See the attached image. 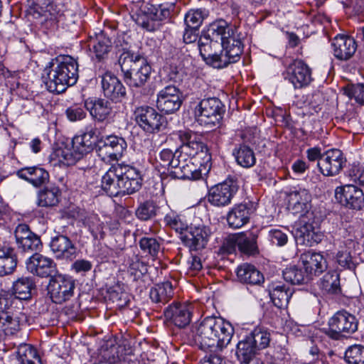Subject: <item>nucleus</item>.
I'll return each mask as SVG.
<instances>
[{
	"mask_svg": "<svg viewBox=\"0 0 364 364\" xmlns=\"http://www.w3.org/2000/svg\"><path fill=\"white\" fill-rule=\"evenodd\" d=\"M210 38H200L198 49L207 64L218 69L237 62L243 50L240 33L235 26L224 20L213 23L209 29Z\"/></svg>",
	"mask_w": 364,
	"mask_h": 364,
	"instance_id": "nucleus-1",
	"label": "nucleus"
},
{
	"mask_svg": "<svg viewBox=\"0 0 364 364\" xmlns=\"http://www.w3.org/2000/svg\"><path fill=\"white\" fill-rule=\"evenodd\" d=\"M233 328L230 323L215 316H208L192 326L191 337L203 350L221 351L230 343Z\"/></svg>",
	"mask_w": 364,
	"mask_h": 364,
	"instance_id": "nucleus-2",
	"label": "nucleus"
},
{
	"mask_svg": "<svg viewBox=\"0 0 364 364\" xmlns=\"http://www.w3.org/2000/svg\"><path fill=\"white\" fill-rule=\"evenodd\" d=\"M141 185L139 171L124 164L112 166L102 178V188L110 196L133 194L141 188Z\"/></svg>",
	"mask_w": 364,
	"mask_h": 364,
	"instance_id": "nucleus-3",
	"label": "nucleus"
},
{
	"mask_svg": "<svg viewBox=\"0 0 364 364\" xmlns=\"http://www.w3.org/2000/svg\"><path fill=\"white\" fill-rule=\"evenodd\" d=\"M119 63L124 73V82L130 87H141L150 79L151 67L140 55L124 53Z\"/></svg>",
	"mask_w": 364,
	"mask_h": 364,
	"instance_id": "nucleus-4",
	"label": "nucleus"
},
{
	"mask_svg": "<svg viewBox=\"0 0 364 364\" xmlns=\"http://www.w3.org/2000/svg\"><path fill=\"white\" fill-rule=\"evenodd\" d=\"M191 107L196 122L208 128L218 126L225 112L223 104L217 97L203 99Z\"/></svg>",
	"mask_w": 364,
	"mask_h": 364,
	"instance_id": "nucleus-5",
	"label": "nucleus"
},
{
	"mask_svg": "<svg viewBox=\"0 0 364 364\" xmlns=\"http://www.w3.org/2000/svg\"><path fill=\"white\" fill-rule=\"evenodd\" d=\"M181 145L176 150V156L181 159H198L210 161V155L207 146L203 143L196 133L191 130H180L177 133Z\"/></svg>",
	"mask_w": 364,
	"mask_h": 364,
	"instance_id": "nucleus-6",
	"label": "nucleus"
},
{
	"mask_svg": "<svg viewBox=\"0 0 364 364\" xmlns=\"http://www.w3.org/2000/svg\"><path fill=\"white\" fill-rule=\"evenodd\" d=\"M328 328L325 333L331 338L338 341L355 333L358 329V321L355 316L346 311L336 312L328 321Z\"/></svg>",
	"mask_w": 364,
	"mask_h": 364,
	"instance_id": "nucleus-7",
	"label": "nucleus"
},
{
	"mask_svg": "<svg viewBox=\"0 0 364 364\" xmlns=\"http://www.w3.org/2000/svg\"><path fill=\"white\" fill-rule=\"evenodd\" d=\"M137 124L146 132L153 134L164 130L167 125L166 119L154 107L143 105L134 110Z\"/></svg>",
	"mask_w": 364,
	"mask_h": 364,
	"instance_id": "nucleus-8",
	"label": "nucleus"
},
{
	"mask_svg": "<svg viewBox=\"0 0 364 364\" xmlns=\"http://www.w3.org/2000/svg\"><path fill=\"white\" fill-rule=\"evenodd\" d=\"M293 235L298 244L313 246L319 243L323 238L322 233L314 227L312 213L301 215L296 223Z\"/></svg>",
	"mask_w": 364,
	"mask_h": 364,
	"instance_id": "nucleus-9",
	"label": "nucleus"
},
{
	"mask_svg": "<svg viewBox=\"0 0 364 364\" xmlns=\"http://www.w3.org/2000/svg\"><path fill=\"white\" fill-rule=\"evenodd\" d=\"M127 144L124 138L109 135L101 138L97 144V153L105 162L118 161L126 150Z\"/></svg>",
	"mask_w": 364,
	"mask_h": 364,
	"instance_id": "nucleus-10",
	"label": "nucleus"
},
{
	"mask_svg": "<svg viewBox=\"0 0 364 364\" xmlns=\"http://www.w3.org/2000/svg\"><path fill=\"white\" fill-rule=\"evenodd\" d=\"M237 191V181L232 178H227L209 189L208 200L213 206L225 207L231 203Z\"/></svg>",
	"mask_w": 364,
	"mask_h": 364,
	"instance_id": "nucleus-11",
	"label": "nucleus"
},
{
	"mask_svg": "<svg viewBox=\"0 0 364 364\" xmlns=\"http://www.w3.org/2000/svg\"><path fill=\"white\" fill-rule=\"evenodd\" d=\"M75 289V280L65 275H58L52 278L48 287L50 298L55 304L68 301L74 295Z\"/></svg>",
	"mask_w": 364,
	"mask_h": 364,
	"instance_id": "nucleus-12",
	"label": "nucleus"
},
{
	"mask_svg": "<svg viewBox=\"0 0 364 364\" xmlns=\"http://www.w3.org/2000/svg\"><path fill=\"white\" fill-rule=\"evenodd\" d=\"M182 102V93L176 86L168 85L157 94L156 107L165 114H172L178 111Z\"/></svg>",
	"mask_w": 364,
	"mask_h": 364,
	"instance_id": "nucleus-13",
	"label": "nucleus"
},
{
	"mask_svg": "<svg viewBox=\"0 0 364 364\" xmlns=\"http://www.w3.org/2000/svg\"><path fill=\"white\" fill-rule=\"evenodd\" d=\"M211 235L209 226L203 224L191 225L184 235L181 236V239L191 250H199L205 247Z\"/></svg>",
	"mask_w": 364,
	"mask_h": 364,
	"instance_id": "nucleus-14",
	"label": "nucleus"
},
{
	"mask_svg": "<svg viewBox=\"0 0 364 364\" xmlns=\"http://www.w3.org/2000/svg\"><path fill=\"white\" fill-rule=\"evenodd\" d=\"M346 160L342 151L332 149L323 153L317 163L319 171L325 176H333L338 174L346 164Z\"/></svg>",
	"mask_w": 364,
	"mask_h": 364,
	"instance_id": "nucleus-15",
	"label": "nucleus"
},
{
	"mask_svg": "<svg viewBox=\"0 0 364 364\" xmlns=\"http://www.w3.org/2000/svg\"><path fill=\"white\" fill-rule=\"evenodd\" d=\"M284 77L296 89L306 87L313 80L311 69L301 60H294L287 66Z\"/></svg>",
	"mask_w": 364,
	"mask_h": 364,
	"instance_id": "nucleus-16",
	"label": "nucleus"
},
{
	"mask_svg": "<svg viewBox=\"0 0 364 364\" xmlns=\"http://www.w3.org/2000/svg\"><path fill=\"white\" fill-rule=\"evenodd\" d=\"M257 208V204L250 200L234 205L227 214L228 225L234 229L243 227L250 222Z\"/></svg>",
	"mask_w": 364,
	"mask_h": 364,
	"instance_id": "nucleus-17",
	"label": "nucleus"
},
{
	"mask_svg": "<svg viewBox=\"0 0 364 364\" xmlns=\"http://www.w3.org/2000/svg\"><path fill=\"white\" fill-rule=\"evenodd\" d=\"M335 198L341 205L353 209L360 210L364 207V193L353 185L337 187Z\"/></svg>",
	"mask_w": 364,
	"mask_h": 364,
	"instance_id": "nucleus-18",
	"label": "nucleus"
},
{
	"mask_svg": "<svg viewBox=\"0 0 364 364\" xmlns=\"http://www.w3.org/2000/svg\"><path fill=\"white\" fill-rule=\"evenodd\" d=\"M15 237L18 250L23 252L33 253L42 247L40 237L31 232L26 224H20L16 227Z\"/></svg>",
	"mask_w": 364,
	"mask_h": 364,
	"instance_id": "nucleus-19",
	"label": "nucleus"
},
{
	"mask_svg": "<svg viewBox=\"0 0 364 364\" xmlns=\"http://www.w3.org/2000/svg\"><path fill=\"white\" fill-rule=\"evenodd\" d=\"M311 196L305 188H294L287 194V208L293 214L305 215L310 207Z\"/></svg>",
	"mask_w": 364,
	"mask_h": 364,
	"instance_id": "nucleus-20",
	"label": "nucleus"
},
{
	"mask_svg": "<svg viewBox=\"0 0 364 364\" xmlns=\"http://www.w3.org/2000/svg\"><path fill=\"white\" fill-rule=\"evenodd\" d=\"M299 264L302 266L309 279L322 274L328 267L326 259L321 253L311 251L301 255Z\"/></svg>",
	"mask_w": 364,
	"mask_h": 364,
	"instance_id": "nucleus-21",
	"label": "nucleus"
},
{
	"mask_svg": "<svg viewBox=\"0 0 364 364\" xmlns=\"http://www.w3.org/2000/svg\"><path fill=\"white\" fill-rule=\"evenodd\" d=\"M331 47L334 57L343 61L350 59L357 50L355 40L348 35L338 34L331 41Z\"/></svg>",
	"mask_w": 364,
	"mask_h": 364,
	"instance_id": "nucleus-22",
	"label": "nucleus"
},
{
	"mask_svg": "<svg viewBox=\"0 0 364 364\" xmlns=\"http://www.w3.org/2000/svg\"><path fill=\"white\" fill-rule=\"evenodd\" d=\"M193 307L188 304L173 303L164 311L166 319L179 328L188 325L191 321Z\"/></svg>",
	"mask_w": 364,
	"mask_h": 364,
	"instance_id": "nucleus-23",
	"label": "nucleus"
},
{
	"mask_svg": "<svg viewBox=\"0 0 364 364\" xmlns=\"http://www.w3.org/2000/svg\"><path fill=\"white\" fill-rule=\"evenodd\" d=\"M27 270L34 275L48 277L56 272L54 261L41 254L34 253L26 261Z\"/></svg>",
	"mask_w": 364,
	"mask_h": 364,
	"instance_id": "nucleus-24",
	"label": "nucleus"
},
{
	"mask_svg": "<svg viewBox=\"0 0 364 364\" xmlns=\"http://www.w3.org/2000/svg\"><path fill=\"white\" fill-rule=\"evenodd\" d=\"M42 77L48 90L50 92L62 93L70 87L53 60L50 63V65L44 69Z\"/></svg>",
	"mask_w": 364,
	"mask_h": 364,
	"instance_id": "nucleus-25",
	"label": "nucleus"
},
{
	"mask_svg": "<svg viewBox=\"0 0 364 364\" xmlns=\"http://www.w3.org/2000/svg\"><path fill=\"white\" fill-rule=\"evenodd\" d=\"M210 161H204L198 159H181L179 165L177 167L181 172V178L190 180H198L205 175L209 169Z\"/></svg>",
	"mask_w": 364,
	"mask_h": 364,
	"instance_id": "nucleus-26",
	"label": "nucleus"
},
{
	"mask_svg": "<svg viewBox=\"0 0 364 364\" xmlns=\"http://www.w3.org/2000/svg\"><path fill=\"white\" fill-rule=\"evenodd\" d=\"M101 83L105 96L111 100L119 102L125 97L126 88L111 73H106L102 75Z\"/></svg>",
	"mask_w": 364,
	"mask_h": 364,
	"instance_id": "nucleus-27",
	"label": "nucleus"
},
{
	"mask_svg": "<svg viewBox=\"0 0 364 364\" xmlns=\"http://www.w3.org/2000/svg\"><path fill=\"white\" fill-rule=\"evenodd\" d=\"M85 107L95 120L102 122L111 114L112 108L110 103L102 98L89 97L85 100Z\"/></svg>",
	"mask_w": 364,
	"mask_h": 364,
	"instance_id": "nucleus-28",
	"label": "nucleus"
},
{
	"mask_svg": "<svg viewBox=\"0 0 364 364\" xmlns=\"http://www.w3.org/2000/svg\"><path fill=\"white\" fill-rule=\"evenodd\" d=\"M16 175L36 188L42 186L49 181L48 172L39 166L21 168L17 171Z\"/></svg>",
	"mask_w": 364,
	"mask_h": 364,
	"instance_id": "nucleus-29",
	"label": "nucleus"
},
{
	"mask_svg": "<svg viewBox=\"0 0 364 364\" xmlns=\"http://www.w3.org/2000/svg\"><path fill=\"white\" fill-rule=\"evenodd\" d=\"M131 353L130 348L126 349L124 346L117 344L113 340L107 341L99 350V355L102 360L109 364H114L124 358V355Z\"/></svg>",
	"mask_w": 364,
	"mask_h": 364,
	"instance_id": "nucleus-30",
	"label": "nucleus"
},
{
	"mask_svg": "<svg viewBox=\"0 0 364 364\" xmlns=\"http://www.w3.org/2000/svg\"><path fill=\"white\" fill-rule=\"evenodd\" d=\"M70 86L74 85L78 78V64L70 55H61L53 60Z\"/></svg>",
	"mask_w": 364,
	"mask_h": 364,
	"instance_id": "nucleus-31",
	"label": "nucleus"
},
{
	"mask_svg": "<svg viewBox=\"0 0 364 364\" xmlns=\"http://www.w3.org/2000/svg\"><path fill=\"white\" fill-rule=\"evenodd\" d=\"M90 51L94 54L98 61L105 59L111 48V39L102 31L90 36L89 41Z\"/></svg>",
	"mask_w": 364,
	"mask_h": 364,
	"instance_id": "nucleus-32",
	"label": "nucleus"
},
{
	"mask_svg": "<svg viewBox=\"0 0 364 364\" xmlns=\"http://www.w3.org/2000/svg\"><path fill=\"white\" fill-rule=\"evenodd\" d=\"M50 249L56 257L60 259H72L76 252V247L70 240L65 235H58L52 238Z\"/></svg>",
	"mask_w": 364,
	"mask_h": 364,
	"instance_id": "nucleus-33",
	"label": "nucleus"
},
{
	"mask_svg": "<svg viewBox=\"0 0 364 364\" xmlns=\"http://www.w3.org/2000/svg\"><path fill=\"white\" fill-rule=\"evenodd\" d=\"M95 135L96 128L91 126L87 127L82 134L77 135L73 139L72 145L73 150L82 157L92 149Z\"/></svg>",
	"mask_w": 364,
	"mask_h": 364,
	"instance_id": "nucleus-34",
	"label": "nucleus"
},
{
	"mask_svg": "<svg viewBox=\"0 0 364 364\" xmlns=\"http://www.w3.org/2000/svg\"><path fill=\"white\" fill-rule=\"evenodd\" d=\"M269 294L274 306L282 309L287 306L292 292L285 284L278 283L269 286Z\"/></svg>",
	"mask_w": 364,
	"mask_h": 364,
	"instance_id": "nucleus-35",
	"label": "nucleus"
},
{
	"mask_svg": "<svg viewBox=\"0 0 364 364\" xmlns=\"http://www.w3.org/2000/svg\"><path fill=\"white\" fill-rule=\"evenodd\" d=\"M237 277L241 282L251 285L260 284L264 282L263 274L254 265L247 263L237 267Z\"/></svg>",
	"mask_w": 364,
	"mask_h": 364,
	"instance_id": "nucleus-36",
	"label": "nucleus"
},
{
	"mask_svg": "<svg viewBox=\"0 0 364 364\" xmlns=\"http://www.w3.org/2000/svg\"><path fill=\"white\" fill-rule=\"evenodd\" d=\"M173 5L161 4L158 6L144 4L141 6L142 12L151 21H161L171 17Z\"/></svg>",
	"mask_w": 364,
	"mask_h": 364,
	"instance_id": "nucleus-37",
	"label": "nucleus"
},
{
	"mask_svg": "<svg viewBox=\"0 0 364 364\" xmlns=\"http://www.w3.org/2000/svg\"><path fill=\"white\" fill-rule=\"evenodd\" d=\"M16 264L14 248L4 243L2 249H0V276L11 274Z\"/></svg>",
	"mask_w": 364,
	"mask_h": 364,
	"instance_id": "nucleus-38",
	"label": "nucleus"
},
{
	"mask_svg": "<svg viewBox=\"0 0 364 364\" xmlns=\"http://www.w3.org/2000/svg\"><path fill=\"white\" fill-rule=\"evenodd\" d=\"M173 296V285L168 281L151 288L149 293L150 299L153 302L162 304L167 303Z\"/></svg>",
	"mask_w": 364,
	"mask_h": 364,
	"instance_id": "nucleus-39",
	"label": "nucleus"
},
{
	"mask_svg": "<svg viewBox=\"0 0 364 364\" xmlns=\"http://www.w3.org/2000/svg\"><path fill=\"white\" fill-rule=\"evenodd\" d=\"M60 196L58 187H46L38 191L36 203L40 207H53L59 203Z\"/></svg>",
	"mask_w": 364,
	"mask_h": 364,
	"instance_id": "nucleus-40",
	"label": "nucleus"
},
{
	"mask_svg": "<svg viewBox=\"0 0 364 364\" xmlns=\"http://www.w3.org/2000/svg\"><path fill=\"white\" fill-rule=\"evenodd\" d=\"M233 155L237 164L243 168H251L256 163V157L253 150L247 145L240 144L235 147Z\"/></svg>",
	"mask_w": 364,
	"mask_h": 364,
	"instance_id": "nucleus-41",
	"label": "nucleus"
},
{
	"mask_svg": "<svg viewBox=\"0 0 364 364\" xmlns=\"http://www.w3.org/2000/svg\"><path fill=\"white\" fill-rule=\"evenodd\" d=\"M320 288L324 294H327L341 293L339 274L336 271L328 272L321 279Z\"/></svg>",
	"mask_w": 364,
	"mask_h": 364,
	"instance_id": "nucleus-42",
	"label": "nucleus"
},
{
	"mask_svg": "<svg viewBox=\"0 0 364 364\" xmlns=\"http://www.w3.org/2000/svg\"><path fill=\"white\" fill-rule=\"evenodd\" d=\"M35 283L31 277H22L14 282L13 291L19 299L26 300L31 296Z\"/></svg>",
	"mask_w": 364,
	"mask_h": 364,
	"instance_id": "nucleus-43",
	"label": "nucleus"
},
{
	"mask_svg": "<svg viewBox=\"0 0 364 364\" xmlns=\"http://www.w3.org/2000/svg\"><path fill=\"white\" fill-rule=\"evenodd\" d=\"M16 355L21 364H41L36 349L29 344L21 343L19 345Z\"/></svg>",
	"mask_w": 364,
	"mask_h": 364,
	"instance_id": "nucleus-44",
	"label": "nucleus"
},
{
	"mask_svg": "<svg viewBox=\"0 0 364 364\" xmlns=\"http://www.w3.org/2000/svg\"><path fill=\"white\" fill-rule=\"evenodd\" d=\"M83 224L88 228L95 240H101L104 238L105 232L103 231L104 225L98 217L94 213H87L82 218Z\"/></svg>",
	"mask_w": 364,
	"mask_h": 364,
	"instance_id": "nucleus-45",
	"label": "nucleus"
},
{
	"mask_svg": "<svg viewBox=\"0 0 364 364\" xmlns=\"http://www.w3.org/2000/svg\"><path fill=\"white\" fill-rule=\"evenodd\" d=\"M283 277L285 281L292 284H301L310 280L302 266L299 263L298 265L287 267L283 271Z\"/></svg>",
	"mask_w": 364,
	"mask_h": 364,
	"instance_id": "nucleus-46",
	"label": "nucleus"
},
{
	"mask_svg": "<svg viewBox=\"0 0 364 364\" xmlns=\"http://www.w3.org/2000/svg\"><path fill=\"white\" fill-rule=\"evenodd\" d=\"M51 156L52 158L56 159L59 164L65 166L73 165L82 158L73 148L71 149L68 147L56 149Z\"/></svg>",
	"mask_w": 364,
	"mask_h": 364,
	"instance_id": "nucleus-47",
	"label": "nucleus"
},
{
	"mask_svg": "<svg viewBox=\"0 0 364 364\" xmlns=\"http://www.w3.org/2000/svg\"><path fill=\"white\" fill-rule=\"evenodd\" d=\"M209 15L206 9H190L185 15L184 22L186 26L193 28H198Z\"/></svg>",
	"mask_w": 364,
	"mask_h": 364,
	"instance_id": "nucleus-48",
	"label": "nucleus"
},
{
	"mask_svg": "<svg viewBox=\"0 0 364 364\" xmlns=\"http://www.w3.org/2000/svg\"><path fill=\"white\" fill-rule=\"evenodd\" d=\"M257 350L267 348L271 341L270 332L264 327L257 326L249 334Z\"/></svg>",
	"mask_w": 364,
	"mask_h": 364,
	"instance_id": "nucleus-49",
	"label": "nucleus"
},
{
	"mask_svg": "<svg viewBox=\"0 0 364 364\" xmlns=\"http://www.w3.org/2000/svg\"><path fill=\"white\" fill-rule=\"evenodd\" d=\"M164 223L166 226L174 230L182 235L187 231L188 226L184 217L175 212H170L164 217Z\"/></svg>",
	"mask_w": 364,
	"mask_h": 364,
	"instance_id": "nucleus-50",
	"label": "nucleus"
},
{
	"mask_svg": "<svg viewBox=\"0 0 364 364\" xmlns=\"http://www.w3.org/2000/svg\"><path fill=\"white\" fill-rule=\"evenodd\" d=\"M159 209V206L154 200H146L136 208V215L139 220L146 221L156 217Z\"/></svg>",
	"mask_w": 364,
	"mask_h": 364,
	"instance_id": "nucleus-51",
	"label": "nucleus"
},
{
	"mask_svg": "<svg viewBox=\"0 0 364 364\" xmlns=\"http://www.w3.org/2000/svg\"><path fill=\"white\" fill-rule=\"evenodd\" d=\"M345 360L348 364H364V346L356 344L348 347Z\"/></svg>",
	"mask_w": 364,
	"mask_h": 364,
	"instance_id": "nucleus-52",
	"label": "nucleus"
},
{
	"mask_svg": "<svg viewBox=\"0 0 364 364\" xmlns=\"http://www.w3.org/2000/svg\"><path fill=\"white\" fill-rule=\"evenodd\" d=\"M237 247L239 250L246 255H253L257 252L256 236L247 237L243 235L236 237Z\"/></svg>",
	"mask_w": 364,
	"mask_h": 364,
	"instance_id": "nucleus-53",
	"label": "nucleus"
},
{
	"mask_svg": "<svg viewBox=\"0 0 364 364\" xmlns=\"http://www.w3.org/2000/svg\"><path fill=\"white\" fill-rule=\"evenodd\" d=\"M257 350L249 335L245 336L237 345V355L239 357H242L245 360L250 359L256 353Z\"/></svg>",
	"mask_w": 364,
	"mask_h": 364,
	"instance_id": "nucleus-54",
	"label": "nucleus"
},
{
	"mask_svg": "<svg viewBox=\"0 0 364 364\" xmlns=\"http://www.w3.org/2000/svg\"><path fill=\"white\" fill-rule=\"evenodd\" d=\"M141 250L153 257H156L161 249V244L156 238L144 237L139 242Z\"/></svg>",
	"mask_w": 364,
	"mask_h": 364,
	"instance_id": "nucleus-55",
	"label": "nucleus"
},
{
	"mask_svg": "<svg viewBox=\"0 0 364 364\" xmlns=\"http://www.w3.org/2000/svg\"><path fill=\"white\" fill-rule=\"evenodd\" d=\"M160 164L164 167H171L177 168L181 158L176 156V151L173 154L171 149H163L159 156Z\"/></svg>",
	"mask_w": 364,
	"mask_h": 364,
	"instance_id": "nucleus-56",
	"label": "nucleus"
},
{
	"mask_svg": "<svg viewBox=\"0 0 364 364\" xmlns=\"http://www.w3.org/2000/svg\"><path fill=\"white\" fill-rule=\"evenodd\" d=\"M67 119L72 122L81 121L86 118L87 113L85 105L73 104L68 107L65 110Z\"/></svg>",
	"mask_w": 364,
	"mask_h": 364,
	"instance_id": "nucleus-57",
	"label": "nucleus"
},
{
	"mask_svg": "<svg viewBox=\"0 0 364 364\" xmlns=\"http://www.w3.org/2000/svg\"><path fill=\"white\" fill-rule=\"evenodd\" d=\"M129 272L134 277V279L137 280L147 273V265L141 261L137 256H135L131 259L129 265Z\"/></svg>",
	"mask_w": 364,
	"mask_h": 364,
	"instance_id": "nucleus-58",
	"label": "nucleus"
},
{
	"mask_svg": "<svg viewBox=\"0 0 364 364\" xmlns=\"http://www.w3.org/2000/svg\"><path fill=\"white\" fill-rule=\"evenodd\" d=\"M3 320L4 321L3 324L6 326L4 330L13 333L20 329L21 326L26 321V316L24 314H21V317L6 316Z\"/></svg>",
	"mask_w": 364,
	"mask_h": 364,
	"instance_id": "nucleus-59",
	"label": "nucleus"
},
{
	"mask_svg": "<svg viewBox=\"0 0 364 364\" xmlns=\"http://www.w3.org/2000/svg\"><path fill=\"white\" fill-rule=\"evenodd\" d=\"M346 94L350 98L360 104L364 105V84L352 85L347 87Z\"/></svg>",
	"mask_w": 364,
	"mask_h": 364,
	"instance_id": "nucleus-60",
	"label": "nucleus"
},
{
	"mask_svg": "<svg viewBox=\"0 0 364 364\" xmlns=\"http://www.w3.org/2000/svg\"><path fill=\"white\" fill-rule=\"evenodd\" d=\"M268 236L272 243L278 246L284 245L288 240L287 235L279 229L270 230Z\"/></svg>",
	"mask_w": 364,
	"mask_h": 364,
	"instance_id": "nucleus-61",
	"label": "nucleus"
},
{
	"mask_svg": "<svg viewBox=\"0 0 364 364\" xmlns=\"http://www.w3.org/2000/svg\"><path fill=\"white\" fill-rule=\"evenodd\" d=\"M336 260L338 263L343 267L352 269L354 264L352 261V257L347 250L339 251L336 255Z\"/></svg>",
	"mask_w": 364,
	"mask_h": 364,
	"instance_id": "nucleus-62",
	"label": "nucleus"
},
{
	"mask_svg": "<svg viewBox=\"0 0 364 364\" xmlns=\"http://www.w3.org/2000/svg\"><path fill=\"white\" fill-rule=\"evenodd\" d=\"M92 267V263L86 259H77L72 265L73 269L77 273L89 272Z\"/></svg>",
	"mask_w": 364,
	"mask_h": 364,
	"instance_id": "nucleus-63",
	"label": "nucleus"
},
{
	"mask_svg": "<svg viewBox=\"0 0 364 364\" xmlns=\"http://www.w3.org/2000/svg\"><path fill=\"white\" fill-rule=\"evenodd\" d=\"M198 28H193L186 26L183 34L184 43L186 44L195 43L198 37Z\"/></svg>",
	"mask_w": 364,
	"mask_h": 364,
	"instance_id": "nucleus-64",
	"label": "nucleus"
}]
</instances>
